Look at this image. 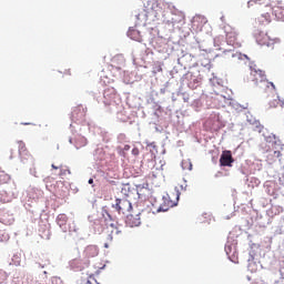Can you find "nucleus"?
<instances>
[{
  "label": "nucleus",
  "instance_id": "nucleus-1",
  "mask_svg": "<svg viewBox=\"0 0 284 284\" xmlns=\"http://www.w3.org/2000/svg\"><path fill=\"white\" fill-rule=\"evenodd\" d=\"M272 17H275L277 21H284V8L281 2L276 0H272L271 6L268 7L267 11L263 12L258 18L260 23L263 26L272 22Z\"/></svg>",
  "mask_w": 284,
  "mask_h": 284
},
{
  "label": "nucleus",
  "instance_id": "nucleus-2",
  "mask_svg": "<svg viewBox=\"0 0 284 284\" xmlns=\"http://www.w3.org/2000/svg\"><path fill=\"white\" fill-rule=\"evenodd\" d=\"M255 39L258 45H266V48H270L271 50H274V47L281 43V39L278 38L271 39V37L263 31H260L255 36Z\"/></svg>",
  "mask_w": 284,
  "mask_h": 284
},
{
  "label": "nucleus",
  "instance_id": "nucleus-3",
  "mask_svg": "<svg viewBox=\"0 0 284 284\" xmlns=\"http://www.w3.org/2000/svg\"><path fill=\"white\" fill-rule=\"evenodd\" d=\"M267 77L265 75V71L251 68V72L246 75V83H253V85H258V83H263L266 81Z\"/></svg>",
  "mask_w": 284,
  "mask_h": 284
},
{
  "label": "nucleus",
  "instance_id": "nucleus-4",
  "mask_svg": "<svg viewBox=\"0 0 284 284\" xmlns=\"http://www.w3.org/2000/svg\"><path fill=\"white\" fill-rule=\"evenodd\" d=\"M226 43L233 48H241V40H239V33L232 27H225Z\"/></svg>",
  "mask_w": 284,
  "mask_h": 284
},
{
  "label": "nucleus",
  "instance_id": "nucleus-5",
  "mask_svg": "<svg viewBox=\"0 0 284 284\" xmlns=\"http://www.w3.org/2000/svg\"><path fill=\"white\" fill-rule=\"evenodd\" d=\"M119 234H121V231H119V227L114 226V224L111 223L109 226H106L104 230V239L106 241L104 243V247H110V243H112V241H114Z\"/></svg>",
  "mask_w": 284,
  "mask_h": 284
},
{
  "label": "nucleus",
  "instance_id": "nucleus-6",
  "mask_svg": "<svg viewBox=\"0 0 284 284\" xmlns=\"http://www.w3.org/2000/svg\"><path fill=\"white\" fill-rule=\"evenodd\" d=\"M119 214H128L132 210V203L128 199H116L112 205Z\"/></svg>",
  "mask_w": 284,
  "mask_h": 284
},
{
  "label": "nucleus",
  "instance_id": "nucleus-7",
  "mask_svg": "<svg viewBox=\"0 0 284 284\" xmlns=\"http://www.w3.org/2000/svg\"><path fill=\"white\" fill-rule=\"evenodd\" d=\"M224 126L223 121H221V116L214 114L205 122V128L211 132H219Z\"/></svg>",
  "mask_w": 284,
  "mask_h": 284
},
{
  "label": "nucleus",
  "instance_id": "nucleus-8",
  "mask_svg": "<svg viewBox=\"0 0 284 284\" xmlns=\"http://www.w3.org/2000/svg\"><path fill=\"white\" fill-rule=\"evenodd\" d=\"M125 223L129 227H139V225H141V212L131 211V213L126 215Z\"/></svg>",
  "mask_w": 284,
  "mask_h": 284
},
{
  "label": "nucleus",
  "instance_id": "nucleus-9",
  "mask_svg": "<svg viewBox=\"0 0 284 284\" xmlns=\"http://www.w3.org/2000/svg\"><path fill=\"white\" fill-rule=\"evenodd\" d=\"M232 163H234L232 151H224L220 158V165H222V168H232Z\"/></svg>",
  "mask_w": 284,
  "mask_h": 284
},
{
  "label": "nucleus",
  "instance_id": "nucleus-10",
  "mask_svg": "<svg viewBox=\"0 0 284 284\" xmlns=\"http://www.w3.org/2000/svg\"><path fill=\"white\" fill-rule=\"evenodd\" d=\"M71 116L73 121H81V119H85V110L83 106H75L71 112Z\"/></svg>",
  "mask_w": 284,
  "mask_h": 284
},
{
  "label": "nucleus",
  "instance_id": "nucleus-11",
  "mask_svg": "<svg viewBox=\"0 0 284 284\" xmlns=\"http://www.w3.org/2000/svg\"><path fill=\"white\" fill-rule=\"evenodd\" d=\"M272 1L273 0H250L248 6H254V3L255 6H264L261 11V14H263V12H266L270 9V6H272Z\"/></svg>",
  "mask_w": 284,
  "mask_h": 284
},
{
  "label": "nucleus",
  "instance_id": "nucleus-12",
  "mask_svg": "<svg viewBox=\"0 0 284 284\" xmlns=\"http://www.w3.org/2000/svg\"><path fill=\"white\" fill-rule=\"evenodd\" d=\"M57 224L62 232H68V215L61 213L57 216Z\"/></svg>",
  "mask_w": 284,
  "mask_h": 284
},
{
  "label": "nucleus",
  "instance_id": "nucleus-13",
  "mask_svg": "<svg viewBox=\"0 0 284 284\" xmlns=\"http://www.w3.org/2000/svg\"><path fill=\"white\" fill-rule=\"evenodd\" d=\"M84 256L87 258H94V256H99V247L97 245H89L84 250Z\"/></svg>",
  "mask_w": 284,
  "mask_h": 284
},
{
  "label": "nucleus",
  "instance_id": "nucleus-14",
  "mask_svg": "<svg viewBox=\"0 0 284 284\" xmlns=\"http://www.w3.org/2000/svg\"><path fill=\"white\" fill-rule=\"evenodd\" d=\"M74 145L77 150H81V148H85L88 145V139H85L83 135H78L75 138Z\"/></svg>",
  "mask_w": 284,
  "mask_h": 284
},
{
  "label": "nucleus",
  "instance_id": "nucleus-15",
  "mask_svg": "<svg viewBox=\"0 0 284 284\" xmlns=\"http://www.w3.org/2000/svg\"><path fill=\"white\" fill-rule=\"evenodd\" d=\"M18 150L20 156H30V153L28 152V148H26V142L18 141Z\"/></svg>",
  "mask_w": 284,
  "mask_h": 284
},
{
  "label": "nucleus",
  "instance_id": "nucleus-16",
  "mask_svg": "<svg viewBox=\"0 0 284 284\" xmlns=\"http://www.w3.org/2000/svg\"><path fill=\"white\" fill-rule=\"evenodd\" d=\"M268 105H270V108H278V105H281V108H283L284 100H282L281 97L276 95V99L270 101Z\"/></svg>",
  "mask_w": 284,
  "mask_h": 284
},
{
  "label": "nucleus",
  "instance_id": "nucleus-17",
  "mask_svg": "<svg viewBox=\"0 0 284 284\" xmlns=\"http://www.w3.org/2000/svg\"><path fill=\"white\" fill-rule=\"evenodd\" d=\"M108 92H110V90L104 91V99H106V105H110L112 100L115 99L116 93H114V90H112L110 94Z\"/></svg>",
  "mask_w": 284,
  "mask_h": 284
},
{
  "label": "nucleus",
  "instance_id": "nucleus-18",
  "mask_svg": "<svg viewBox=\"0 0 284 284\" xmlns=\"http://www.w3.org/2000/svg\"><path fill=\"white\" fill-rule=\"evenodd\" d=\"M68 174H72V171H70V168L63 165H60V173L59 176H68Z\"/></svg>",
  "mask_w": 284,
  "mask_h": 284
},
{
  "label": "nucleus",
  "instance_id": "nucleus-19",
  "mask_svg": "<svg viewBox=\"0 0 284 284\" xmlns=\"http://www.w3.org/2000/svg\"><path fill=\"white\" fill-rule=\"evenodd\" d=\"M111 63H125V58L123 55H114L111 59Z\"/></svg>",
  "mask_w": 284,
  "mask_h": 284
},
{
  "label": "nucleus",
  "instance_id": "nucleus-20",
  "mask_svg": "<svg viewBox=\"0 0 284 284\" xmlns=\"http://www.w3.org/2000/svg\"><path fill=\"white\" fill-rule=\"evenodd\" d=\"M102 216L105 221H114V217L106 210L102 212Z\"/></svg>",
  "mask_w": 284,
  "mask_h": 284
},
{
  "label": "nucleus",
  "instance_id": "nucleus-21",
  "mask_svg": "<svg viewBox=\"0 0 284 284\" xmlns=\"http://www.w3.org/2000/svg\"><path fill=\"white\" fill-rule=\"evenodd\" d=\"M263 130H264L263 124H261V123H256V125H255V132L261 133V132H263Z\"/></svg>",
  "mask_w": 284,
  "mask_h": 284
},
{
  "label": "nucleus",
  "instance_id": "nucleus-22",
  "mask_svg": "<svg viewBox=\"0 0 284 284\" xmlns=\"http://www.w3.org/2000/svg\"><path fill=\"white\" fill-rule=\"evenodd\" d=\"M132 154H133V156H139V154H140L139 148H133Z\"/></svg>",
  "mask_w": 284,
  "mask_h": 284
},
{
  "label": "nucleus",
  "instance_id": "nucleus-23",
  "mask_svg": "<svg viewBox=\"0 0 284 284\" xmlns=\"http://www.w3.org/2000/svg\"><path fill=\"white\" fill-rule=\"evenodd\" d=\"M6 194V192H1L0 193V199H1V201L3 202V203H8L10 200H6V199H3V195Z\"/></svg>",
  "mask_w": 284,
  "mask_h": 284
},
{
  "label": "nucleus",
  "instance_id": "nucleus-24",
  "mask_svg": "<svg viewBox=\"0 0 284 284\" xmlns=\"http://www.w3.org/2000/svg\"><path fill=\"white\" fill-rule=\"evenodd\" d=\"M201 63H210V59L203 57L201 60Z\"/></svg>",
  "mask_w": 284,
  "mask_h": 284
},
{
  "label": "nucleus",
  "instance_id": "nucleus-25",
  "mask_svg": "<svg viewBox=\"0 0 284 284\" xmlns=\"http://www.w3.org/2000/svg\"><path fill=\"white\" fill-rule=\"evenodd\" d=\"M154 12H155V17H156L158 14H161V12H163V9L158 8L154 10Z\"/></svg>",
  "mask_w": 284,
  "mask_h": 284
},
{
  "label": "nucleus",
  "instance_id": "nucleus-26",
  "mask_svg": "<svg viewBox=\"0 0 284 284\" xmlns=\"http://www.w3.org/2000/svg\"><path fill=\"white\" fill-rule=\"evenodd\" d=\"M168 210H169V207H162V206H160L159 210H158V212H168Z\"/></svg>",
  "mask_w": 284,
  "mask_h": 284
},
{
  "label": "nucleus",
  "instance_id": "nucleus-27",
  "mask_svg": "<svg viewBox=\"0 0 284 284\" xmlns=\"http://www.w3.org/2000/svg\"><path fill=\"white\" fill-rule=\"evenodd\" d=\"M144 8H145V12H148V10H150V1H146V4L144 3Z\"/></svg>",
  "mask_w": 284,
  "mask_h": 284
},
{
  "label": "nucleus",
  "instance_id": "nucleus-28",
  "mask_svg": "<svg viewBox=\"0 0 284 284\" xmlns=\"http://www.w3.org/2000/svg\"><path fill=\"white\" fill-rule=\"evenodd\" d=\"M274 156H275L276 159H280V156H281V151H274Z\"/></svg>",
  "mask_w": 284,
  "mask_h": 284
},
{
  "label": "nucleus",
  "instance_id": "nucleus-29",
  "mask_svg": "<svg viewBox=\"0 0 284 284\" xmlns=\"http://www.w3.org/2000/svg\"><path fill=\"white\" fill-rule=\"evenodd\" d=\"M128 151H130V144H125L123 148V152H128Z\"/></svg>",
  "mask_w": 284,
  "mask_h": 284
},
{
  "label": "nucleus",
  "instance_id": "nucleus-30",
  "mask_svg": "<svg viewBox=\"0 0 284 284\" xmlns=\"http://www.w3.org/2000/svg\"><path fill=\"white\" fill-rule=\"evenodd\" d=\"M51 168H52L53 170H61V166H57V165H54V164H52Z\"/></svg>",
  "mask_w": 284,
  "mask_h": 284
},
{
  "label": "nucleus",
  "instance_id": "nucleus-31",
  "mask_svg": "<svg viewBox=\"0 0 284 284\" xmlns=\"http://www.w3.org/2000/svg\"><path fill=\"white\" fill-rule=\"evenodd\" d=\"M21 125H34V124L30 122H22Z\"/></svg>",
  "mask_w": 284,
  "mask_h": 284
},
{
  "label": "nucleus",
  "instance_id": "nucleus-32",
  "mask_svg": "<svg viewBox=\"0 0 284 284\" xmlns=\"http://www.w3.org/2000/svg\"><path fill=\"white\" fill-rule=\"evenodd\" d=\"M268 85H271L273 90H276V87L272 82H268Z\"/></svg>",
  "mask_w": 284,
  "mask_h": 284
},
{
  "label": "nucleus",
  "instance_id": "nucleus-33",
  "mask_svg": "<svg viewBox=\"0 0 284 284\" xmlns=\"http://www.w3.org/2000/svg\"><path fill=\"white\" fill-rule=\"evenodd\" d=\"M93 183H94V180H93V179H90V180H89V185H93Z\"/></svg>",
  "mask_w": 284,
  "mask_h": 284
},
{
  "label": "nucleus",
  "instance_id": "nucleus-34",
  "mask_svg": "<svg viewBox=\"0 0 284 284\" xmlns=\"http://www.w3.org/2000/svg\"><path fill=\"white\" fill-rule=\"evenodd\" d=\"M174 202H169V207H174Z\"/></svg>",
  "mask_w": 284,
  "mask_h": 284
},
{
  "label": "nucleus",
  "instance_id": "nucleus-35",
  "mask_svg": "<svg viewBox=\"0 0 284 284\" xmlns=\"http://www.w3.org/2000/svg\"><path fill=\"white\" fill-rule=\"evenodd\" d=\"M190 170H192V164H190Z\"/></svg>",
  "mask_w": 284,
  "mask_h": 284
},
{
  "label": "nucleus",
  "instance_id": "nucleus-36",
  "mask_svg": "<svg viewBox=\"0 0 284 284\" xmlns=\"http://www.w3.org/2000/svg\"><path fill=\"white\" fill-rule=\"evenodd\" d=\"M152 10H154V7H151Z\"/></svg>",
  "mask_w": 284,
  "mask_h": 284
}]
</instances>
